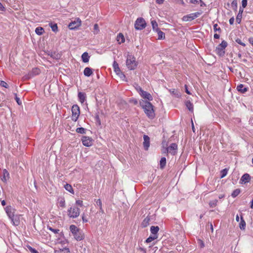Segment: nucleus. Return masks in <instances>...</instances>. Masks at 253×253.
<instances>
[{"mask_svg": "<svg viewBox=\"0 0 253 253\" xmlns=\"http://www.w3.org/2000/svg\"><path fill=\"white\" fill-rule=\"evenodd\" d=\"M117 41L119 43H123L125 42V38L124 35L122 33H119L117 37Z\"/></svg>", "mask_w": 253, "mask_h": 253, "instance_id": "20", "label": "nucleus"}, {"mask_svg": "<svg viewBox=\"0 0 253 253\" xmlns=\"http://www.w3.org/2000/svg\"><path fill=\"white\" fill-rule=\"evenodd\" d=\"M28 248L31 253H39L36 249L33 248L30 246L28 247Z\"/></svg>", "mask_w": 253, "mask_h": 253, "instance_id": "48", "label": "nucleus"}, {"mask_svg": "<svg viewBox=\"0 0 253 253\" xmlns=\"http://www.w3.org/2000/svg\"><path fill=\"white\" fill-rule=\"evenodd\" d=\"M15 100L17 103V104L19 105H21L22 104V102L20 101V99L19 98H18L17 96V94H15Z\"/></svg>", "mask_w": 253, "mask_h": 253, "instance_id": "53", "label": "nucleus"}, {"mask_svg": "<svg viewBox=\"0 0 253 253\" xmlns=\"http://www.w3.org/2000/svg\"><path fill=\"white\" fill-rule=\"evenodd\" d=\"M199 1L202 2L201 0H190V2L193 4H197Z\"/></svg>", "mask_w": 253, "mask_h": 253, "instance_id": "56", "label": "nucleus"}, {"mask_svg": "<svg viewBox=\"0 0 253 253\" xmlns=\"http://www.w3.org/2000/svg\"><path fill=\"white\" fill-rule=\"evenodd\" d=\"M149 222H150V218L148 217H146V218H144V219L143 220V221L141 223L142 226L143 227H146V226H147L149 225Z\"/></svg>", "mask_w": 253, "mask_h": 253, "instance_id": "26", "label": "nucleus"}, {"mask_svg": "<svg viewBox=\"0 0 253 253\" xmlns=\"http://www.w3.org/2000/svg\"><path fill=\"white\" fill-rule=\"evenodd\" d=\"M82 140L83 145L87 147L91 146L92 144V140L91 138L87 136H83Z\"/></svg>", "mask_w": 253, "mask_h": 253, "instance_id": "11", "label": "nucleus"}, {"mask_svg": "<svg viewBox=\"0 0 253 253\" xmlns=\"http://www.w3.org/2000/svg\"><path fill=\"white\" fill-rule=\"evenodd\" d=\"M11 222L15 226H18L20 224V219L18 215H14L12 218H10Z\"/></svg>", "mask_w": 253, "mask_h": 253, "instance_id": "16", "label": "nucleus"}, {"mask_svg": "<svg viewBox=\"0 0 253 253\" xmlns=\"http://www.w3.org/2000/svg\"><path fill=\"white\" fill-rule=\"evenodd\" d=\"M3 178H1V180L3 182H6V177L9 176V173L8 172V171L5 169H4L3 170Z\"/></svg>", "mask_w": 253, "mask_h": 253, "instance_id": "36", "label": "nucleus"}, {"mask_svg": "<svg viewBox=\"0 0 253 253\" xmlns=\"http://www.w3.org/2000/svg\"><path fill=\"white\" fill-rule=\"evenodd\" d=\"M5 210L7 216L10 219L14 216L15 210L11 206H8L6 207Z\"/></svg>", "mask_w": 253, "mask_h": 253, "instance_id": "10", "label": "nucleus"}, {"mask_svg": "<svg viewBox=\"0 0 253 253\" xmlns=\"http://www.w3.org/2000/svg\"><path fill=\"white\" fill-rule=\"evenodd\" d=\"M232 5L235 6L236 7L237 6V2L236 0H233L232 2Z\"/></svg>", "mask_w": 253, "mask_h": 253, "instance_id": "59", "label": "nucleus"}, {"mask_svg": "<svg viewBox=\"0 0 253 253\" xmlns=\"http://www.w3.org/2000/svg\"><path fill=\"white\" fill-rule=\"evenodd\" d=\"M198 243L199 246H200V247L201 248H203L205 247V244H204V242L202 240L198 239Z\"/></svg>", "mask_w": 253, "mask_h": 253, "instance_id": "44", "label": "nucleus"}, {"mask_svg": "<svg viewBox=\"0 0 253 253\" xmlns=\"http://www.w3.org/2000/svg\"><path fill=\"white\" fill-rule=\"evenodd\" d=\"M40 70L39 69L34 68L32 70L31 74H32L33 76H35V75H39L40 74Z\"/></svg>", "mask_w": 253, "mask_h": 253, "instance_id": "38", "label": "nucleus"}, {"mask_svg": "<svg viewBox=\"0 0 253 253\" xmlns=\"http://www.w3.org/2000/svg\"><path fill=\"white\" fill-rule=\"evenodd\" d=\"M52 31L56 32L58 31V27L56 24L50 23L49 24Z\"/></svg>", "mask_w": 253, "mask_h": 253, "instance_id": "37", "label": "nucleus"}, {"mask_svg": "<svg viewBox=\"0 0 253 253\" xmlns=\"http://www.w3.org/2000/svg\"><path fill=\"white\" fill-rule=\"evenodd\" d=\"M160 168L161 169L164 168V167L166 166V159L165 157H162L161 159V160H160Z\"/></svg>", "mask_w": 253, "mask_h": 253, "instance_id": "29", "label": "nucleus"}, {"mask_svg": "<svg viewBox=\"0 0 253 253\" xmlns=\"http://www.w3.org/2000/svg\"><path fill=\"white\" fill-rule=\"evenodd\" d=\"M240 189H236L233 191V192L231 194V196L233 198H235L240 193Z\"/></svg>", "mask_w": 253, "mask_h": 253, "instance_id": "35", "label": "nucleus"}, {"mask_svg": "<svg viewBox=\"0 0 253 253\" xmlns=\"http://www.w3.org/2000/svg\"><path fill=\"white\" fill-rule=\"evenodd\" d=\"M217 202H218V201L217 200H214L213 201H210L209 203V205H210V207H211V208L215 207L217 205Z\"/></svg>", "mask_w": 253, "mask_h": 253, "instance_id": "39", "label": "nucleus"}, {"mask_svg": "<svg viewBox=\"0 0 253 253\" xmlns=\"http://www.w3.org/2000/svg\"><path fill=\"white\" fill-rule=\"evenodd\" d=\"M140 104L144 109V112L147 117L150 119H154L155 117V113L152 104L149 101L144 100L140 101Z\"/></svg>", "mask_w": 253, "mask_h": 253, "instance_id": "1", "label": "nucleus"}, {"mask_svg": "<svg viewBox=\"0 0 253 253\" xmlns=\"http://www.w3.org/2000/svg\"><path fill=\"white\" fill-rule=\"evenodd\" d=\"M140 95L144 99H147L149 101L153 100L152 96L148 92L143 90L139 93Z\"/></svg>", "mask_w": 253, "mask_h": 253, "instance_id": "12", "label": "nucleus"}, {"mask_svg": "<svg viewBox=\"0 0 253 253\" xmlns=\"http://www.w3.org/2000/svg\"><path fill=\"white\" fill-rule=\"evenodd\" d=\"M48 229H49V230H50V231H52L55 234L58 233V232H59V229H53V228H52L51 227H49Z\"/></svg>", "mask_w": 253, "mask_h": 253, "instance_id": "49", "label": "nucleus"}, {"mask_svg": "<svg viewBox=\"0 0 253 253\" xmlns=\"http://www.w3.org/2000/svg\"><path fill=\"white\" fill-rule=\"evenodd\" d=\"M72 120L74 122H76L80 114V110L79 106L74 105L72 107Z\"/></svg>", "mask_w": 253, "mask_h": 253, "instance_id": "7", "label": "nucleus"}, {"mask_svg": "<svg viewBox=\"0 0 253 253\" xmlns=\"http://www.w3.org/2000/svg\"><path fill=\"white\" fill-rule=\"evenodd\" d=\"M35 32L38 35H42L44 32V29L42 27H38L36 29Z\"/></svg>", "mask_w": 253, "mask_h": 253, "instance_id": "32", "label": "nucleus"}, {"mask_svg": "<svg viewBox=\"0 0 253 253\" xmlns=\"http://www.w3.org/2000/svg\"><path fill=\"white\" fill-rule=\"evenodd\" d=\"M243 12V8H241V7L239 9V13L238 14H241L242 15V13Z\"/></svg>", "mask_w": 253, "mask_h": 253, "instance_id": "64", "label": "nucleus"}, {"mask_svg": "<svg viewBox=\"0 0 253 253\" xmlns=\"http://www.w3.org/2000/svg\"><path fill=\"white\" fill-rule=\"evenodd\" d=\"M64 188L67 191H69V192L72 194L74 193L73 189L70 184L67 183L64 185Z\"/></svg>", "mask_w": 253, "mask_h": 253, "instance_id": "30", "label": "nucleus"}, {"mask_svg": "<svg viewBox=\"0 0 253 253\" xmlns=\"http://www.w3.org/2000/svg\"><path fill=\"white\" fill-rule=\"evenodd\" d=\"M221 178H223L227 174V170L226 169H223L221 171Z\"/></svg>", "mask_w": 253, "mask_h": 253, "instance_id": "43", "label": "nucleus"}, {"mask_svg": "<svg viewBox=\"0 0 253 253\" xmlns=\"http://www.w3.org/2000/svg\"><path fill=\"white\" fill-rule=\"evenodd\" d=\"M126 58V66L127 68L130 70H134L137 65L135 58L131 54L127 53Z\"/></svg>", "mask_w": 253, "mask_h": 253, "instance_id": "2", "label": "nucleus"}, {"mask_svg": "<svg viewBox=\"0 0 253 253\" xmlns=\"http://www.w3.org/2000/svg\"><path fill=\"white\" fill-rule=\"evenodd\" d=\"M237 89L238 91L241 93H245L247 91V88L244 87V85L240 84L237 86Z\"/></svg>", "mask_w": 253, "mask_h": 253, "instance_id": "19", "label": "nucleus"}, {"mask_svg": "<svg viewBox=\"0 0 253 253\" xmlns=\"http://www.w3.org/2000/svg\"><path fill=\"white\" fill-rule=\"evenodd\" d=\"M158 238V235H151L146 240V243H150L153 240L156 239Z\"/></svg>", "mask_w": 253, "mask_h": 253, "instance_id": "33", "label": "nucleus"}, {"mask_svg": "<svg viewBox=\"0 0 253 253\" xmlns=\"http://www.w3.org/2000/svg\"><path fill=\"white\" fill-rule=\"evenodd\" d=\"M213 37L214 39H218L219 38V35L217 34H214Z\"/></svg>", "mask_w": 253, "mask_h": 253, "instance_id": "63", "label": "nucleus"}, {"mask_svg": "<svg viewBox=\"0 0 253 253\" xmlns=\"http://www.w3.org/2000/svg\"><path fill=\"white\" fill-rule=\"evenodd\" d=\"M151 23V24H152L153 30L154 31H156L157 29H159L158 28V24H157V22L155 20H152Z\"/></svg>", "mask_w": 253, "mask_h": 253, "instance_id": "34", "label": "nucleus"}, {"mask_svg": "<svg viewBox=\"0 0 253 253\" xmlns=\"http://www.w3.org/2000/svg\"><path fill=\"white\" fill-rule=\"evenodd\" d=\"M159 230V228L158 226H152L151 227L150 231L151 233L153 235H157V233Z\"/></svg>", "mask_w": 253, "mask_h": 253, "instance_id": "22", "label": "nucleus"}, {"mask_svg": "<svg viewBox=\"0 0 253 253\" xmlns=\"http://www.w3.org/2000/svg\"><path fill=\"white\" fill-rule=\"evenodd\" d=\"M185 105L187 109L191 112H193V104L189 101H187L185 103Z\"/></svg>", "mask_w": 253, "mask_h": 253, "instance_id": "24", "label": "nucleus"}, {"mask_svg": "<svg viewBox=\"0 0 253 253\" xmlns=\"http://www.w3.org/2000/svg\"><path fill=\"white\" fill-rule=\"evenodd\" d=\"M251 176L248 173H245L242 175L240 179V183H247L249 182L251 180Z\"/></svg>", "mask_w": 253, "mask_h": 253, "instance_id": "13", "label": "nucleus"}, {"mask_svg": "<svg viewBox=\"0 0 253 253\" xmlns=\"http://www.w3.org/2000/svg\"><path fill=\"white\" fill-rule=\"evenodd\" d=\"M169 92L176 97L179 98L180 97V93L174 89H170Z\"/></svg>", "mask_w": 253, "mask_h": 253, "instance_id": "31", "label": "nucleus"}, {"mask_svg": "<svg viewBox=\"0 0 253 253\" xmlns=\"http://www.w3.org/2000/svg\"><path fill=\"white\" fill-rule=\"evenodd\" d=\"M60 253H70L68 249L65 248L60 251Z\"/></svg>", "mask_w": 253, "mask_h": 253, "instance_id": "54", "label": "nucleus"}, {"mask_svg": "<svg viewBox=\"0 0 253 253\" xmlns=\"http://www.w3.org/2000/svg\"><path fill=\"white\" fill-rule=\"evenodd\" d=\"M113 67L114 70L115 72L118 71V70L120 69L118 64L115 61H114L113 62Z\"/></svg>", "mask_w": 253, "mask_h": 253, "instance_id": "41", "label": "nucleus"}, {"mask_svg": "<svg viewBox=\"0 0 253 253\" xmlns=\"http://www.w3.org/2000/svg\"><path fill=\"white\" fill-rule=\"evenodd\" d=\"M185 92L188 94H191V92H190V91L188 90V87H187V85H185Z\"/></svg>", "mask_w": 253, "mask_h": 253, "instance_id": "57", "label": "nucleus"}, {"mask_svg": "<svg viewBox=\"0 0 253 253\" xmlns=\"http://www.w3.org/2000/svg\"><path fill=\"white\" fill-rule=\"evenodd\" d=\"M81 25V20L78 18L74 21H72L68 25V27L71 30H74L80 27Z\"/></svg>", "mask_w": 253, "mask_h": 253, "instance_id": "9", "label": "nucleus"}, {"mask_svg": "<svg viewBox=\"0 0 253 253\" xmlns=\"http://www.w3.org/2000/svg\"><path fill=\"white\" fill-rule=\"evenodd\" d=\"M0 85L4 87L7 88L8 87V85L7 84L3 81H0Z\"/></svg>", "mask_w": 253, "mask_h": 253, "instance_id": "45", "label": "nucleus"}, {"mask_svg": "<svg viewBox=\"0 0 253 253\" xmlns=\"http://www.w3.org/2000/svg\"><path fill=\"white\" fill-rule=\"evenodd\" d=\"M146 26V23L143 18H138L135 22L134 27L136 30H141Z\"/></svg>", "mask_w": 253, "mask_h": 253, "instance_id": "5", "label": "nucleus"}, {"mask_svg": "<svg viewBox=\"0 0 253 253\" xmlns=\"http://www.w3.org/2000/svg\"><path fill=\"white\" fill-rule=\"evenodd\" d=\"M201 13L202 12H200L191 13L190 14L184 16L182 19L183 21L185 22L191 21L199 17L201 14Z\"/></svg>", "mask_w": 253, "mask_h": 253, "instance_id": "8", "label": "nucleus"}, {"mask_svg": "<svg viewBox=\"0 0 253 253\" xmlns=\"http://www.w3.org/2000/svg\"><path fill=\"white\" fill-rule=\"evenodd\" d=\"M239 227L241 230H244L246 227V222L242 215H241V222L239 224Z\"/></svg>", "mask_w": 253, "mask_h": 253, "instance_id": "28", "label": "nucleus"}, {"mask_svg": "<svg viewBox=\"0 0 253 253\" xmlns=\"http://www.w3.org/2000/svg\"><path fill=\"white\" fill-rule=\"evenodd\" d=\"M78 97L79 98L80 101L81 103H83L85 100V94L82 92H79L78 93Z\"/></svg>", "mask_w": 253, "mask_h": 253, "instance_id": "27", "label": "nucleus"}, {"mask_svg": "<svg viewBox=\"0 0 253 253\" xmlns=\"http://www.w3.org/2000/svg\"><path fill=\"white\" fill-rule=\"evenodd\" d=\"M164 1V0H156V2L158 4H162Z\"/></svg>", "mask_w": 253, "mask_h": 253, "instance_id": "62", "label": "nucleus"}, {"mask_svg": "<svg viewBox=\"0 0 253 253\" xmlns=\"http://www.w3.org/2000/svg\"><path fill=\"white\" fill-rule=\"evenodd\" d=\"M96 204L98 207H99L100 211L98 212V213L101 215L104 214V211L102 208V203L100 199H98L96 202Z\"/></svg>", "mask_w": 253, "mask_h": 253, "instance_id": "25", "label": "nucleus"}, {"mask_svg": "<svg viewBox=\"0 0 253 253\" xmlns=\"http://www.w3.org/2000/svg\"><path fill=\"white\" fill-rule=\"evenodd\" d=\"M229 23L230 25H232L234 23V17H232L229 19Z\"/></svg>", "mask_w": 253, "mask_h": 253, "instance_id": "58", "label": "nucleus"}, {"mask_svg": "<svg viewBox=\"0 0 253 253\" xmlns=\"http://www.w3.org/2000/svg\"><path fill=\"white\" fill-rule=\"evenodd\" d=\"M115 73L116 74L119 76V77L124 81L126 82L127 80L126 79V76L124 75V74L121 71V70L120 69L118 70V71H115Z\"/></svg>", "mask_w": 253, "mask_h": 253, "instance_id": "17", "label": "nucleus"}, {"mask_svg": "<svg viewBox=\"0 0 253 253\" xmlns=\"http://www.w3.org/2000/svg\"><path fill=\"white\" fill-rule=\"evenodd\" d=\"M217 24H215L214 25H213V30L215 32L217 31H220L221 29L220 28H217Z\"/></svg>", "mask_w": 253, "mask_h": 253, "instance_id": "55", "label": "nucleus"}, {"mask_svg": "<svg viewBox=\"0 0 253 253\" xmlns=\"http://www.w3.org/2000/svg\"><path fill=\"white\" fill-rule=\"evenodd\" d=\"M76 132L79 133L84 134L85 133V129L83 127H78L76 129Z\"/></svg>", "mask_w": 253, "mask_h": 253, "instance_id": "40", "label": "nucleus"}, {"mask_svg": "<svg viewBox=\"0 0 253 253\" xmlns=\"http://www.w3.org/2000/svg\"><path fill=\"white\" fill-rule=\"evenodd\" d=\"M236 42L238 43H239V44H241V45H243V46H245L246 45L245 43H244V42H242V41H241L240 39H237L236 40Z\"/></svg>", "mask_w": 253, "mask_h": 253, "instance_id": "50", "label": "nucleus"}, {"mask_svg": "<svg viewBox=\"0 0 253 253\" xmlns=\"http://www.w3.org/2000/svg\"><path fill=\"white\" fill-rule=\"evenodd\" d=\"M242 15L241 14H237V16L236 17V21L238 24H240L241 22Z\"/></svg>", "mask_w": 253, "mask_h": 253, "instance_id": "46", "label": "nucleus"}, {"mask_svg": "<svg viewBox=\"0 0 253 253\" xmlns=\"http://www.w3.org/2000/svg\"><path fill=\"white\" fill-rule=\"evenodd\" d=\"M247 0H242V5L243 8H245L247 5Z\"/></svg>", "mask_w": 253, "mask_h": 253, "instance_id": "51", "label": "nucleus"}, {"mask_svg": "<svg viewBox=\"0 0 253 253\" xmlns=\"http://www.w3.org/2000/svg\"><path fill=\"white\" fill-rule=\"evenodd\" d=\"M89 56L87 52H84L82 55V59L84 63L88 62L89 61Z\"/></svg>", "mask_w": 253, "mask_h": 253, "instance_id": "18", "label": "nucleus"}, {"mask_svg": "<svg viewBox=\"0 0 253 253\" xmlns=\"http://www.w3.org/2000/svg\"><path fill=\"white\" fill-rule=\"evenodd\" d=\"M76 204H77V205H79V206H80V207H82V206H83V201L80 200H77V201H76Z\"/></svg>", "mask_w": 253, "mask_h": 253, "instance_id": "52", "label": "nucleus"}, {"mask_svg": "<svg viewBox=\"0 0 253 253\" xmlns=\"http://www.w3.org/2000/svg\"><path fill=\"white\" fill-rule=\"evenodd\" d=\"M143 139V146L144 149L145 150H147L150 146V138L148 136L144 135Z\"/></svg>", "mask_w": 253, "mask_h": 253, "instance_id": "14", "label": "nucleus"}, {"mask_svg": "<svg viewBox=\"0 0 253 253\" xmlns=\"http://www.w3.org/2000/svg\"><path fill=\"white\" fill-rule=\"evenodd\" d=\"M156 32L158 34V39L159 40H163V39H164L165 38V33L161 31V30H160V29H157Z\"/></svg>", "mask_w": 253, "mask_h": 253, "instance_id": "23", "label": "nucleus"}, {"mask_svg": "<svg viewBox=\"0 0 253 253\" xmlns=\"http://www.w3.org/2000/svg\"><path fill=\"white\" fill-rule=\"evenodd\" d=\"M59 206L61 208H65V201L64 199H62L59 202Z\"/></svg>", "mask_w": 253, "mask_h": 253, "instance_id": "42", "label": "nucleus"}, {"mask_svg": "<svg viewBox=\"0 0 253 253\" xmlns=\"http://www.w3.org/2000/svg\"><path fill=\"white\" fill-rule=\"evenodd\" d=\"M249 41V42L253 46V38H250Z\"/></svg>", "mask_w": 253, "mask_h": 253, "instance_id": "61", "label": "nucleus"}, {"mask_svg": "<svg viewBox=\"0 0 253 253\" xmlns=\"http://www.w3.org/2000/svg\"><path fill=\"white\" fill-rule=\"evenodd\" d=\"M177 149V146L175 143H171L167 148V151L172 154H175V151Z\"/></svg>", "mask_w": 253, "mask_h": 253, "instance_id": "15", "label": "nucleus"}, {"mask_svg": "<svg viewBox=\"0 0 253 253\" xmlns=\"http://www.w3.org/2000/svg\"><path fill=\"white\" fill-rule=\"evenodd\" d=\"M80 209L76 207H71L68 210V215L70 218L77 217L80 215Z\"/></svg>", "mask_w": 253, "mask_h": 253, "instance_id": "6", "label": "nucleus"}, {"mask_svg": "<svg viewBox=\"0 0 253 253\" xmlns=\"http://www.w3.org/2000/svg\"><path fill=\"white\" fill-rule=\"evenodd\" d=\"M227 45V42L225 41H223L221 43L216 47V53L220 56H223L225 54V49Z\"/></svg>", "mask_w": 253, "mask_h": 253, "instance_id": "4", "label": "nucleus"}, {"mask_svg": "<svg viewBox=\"0 0 253 253\" xmlns=\"http://www.w3.org/2000/svg\"><path fill=\"white\" fill-rule=\"evenodd\" d=\"M92 73L91 69L89 67H86L84 71V76L87 77H89L91 74H92Z\"/></svg>", "mask_w": 253, "mask_h": 253, "instance_id": "21", "label": "nucleus"}, {"mask_svg": "<svg viewBox=\"0 0 253 253\" xmlns=\"http://www.w3.org/2000/svg\"><path fill=\"white\" fill-rule=\"evenodd\" d=\"M70 229L77 241H81L84 239L83 234L80 232L79 229L75 225H71L70 226Z\"/></svg>", "mask_w": 253, "mask_h": 253, "instance_id": "3", "label": "nucleus"}, {"mask_svg": "<svg viewBox=\"0 0 253 253\" xmlns=\"http://www.w3.org/2000/svg\"><path fill=\"white\" fill-rule=\"evenodd\" d=\"M135 88L136 90V91L139 93V94L143 90L142 88L138 84H136Z\"/></svg>", "mask_w": 253, "mask_h": 253, "instance_id": "47", "label": "nucleus"}, {"mask_svg": "<svg viewBox=\"0 0 253 253\" xmlns=\"http://www.w3.org/2000/svg\"><path fill=\"white\" fill-rule=\"evenodd\" d=\"M0 9L2 11H4L5 9L4 7L3 6L2 4L0 2Z\"/></svg>", "mask_w": 253, "mask_h": 253, "instance_id": "60", "label": "nucleus"}]
</instances>
